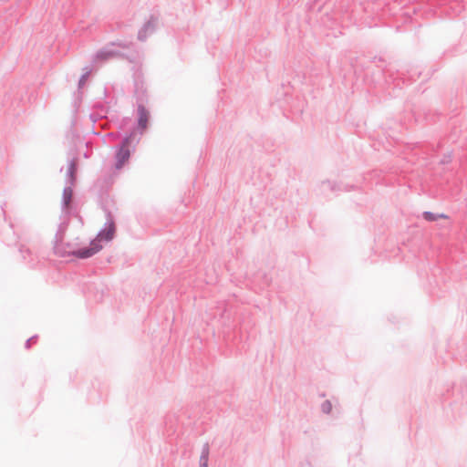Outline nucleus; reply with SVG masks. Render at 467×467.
I'll return each instance as SVG.
<instances>
[{"label":"nucleus","instance_id":"2","mask_svg":"<svg viewBox=\"0 0 467 467\" xmlns=\"http://www.w3.org/2000/svg\"><path fill=\"white\" fill-rule=\"evenodd\" d=\"M129 146V139H126L122 147L119 149V150L117 153V161H116V169H121L123 165L129 161L130 159V150L128 149Z\"/></svg>","mask_w":467,"mask_h":467},{"label":"nucleus","instance_id":"5","mask_svg":"<svg viewBox=\"0 0 467 467\" xmlns=\"http://www.w3.org/2000/svg\"><path fill=\"white\" fill-rule=\"evenodd\" d=\"M201 467H208V451H203L201 456Z\"/></svg>","mask_w":467,"mask_h":467},{"label":"nucleus","instance_id":"4","mask_svg":"<svg viewBox=\"0 0 467 467\" xmlns=\"http://www.w3.org/2000/svg\"><path fill=\"white\" fill-rule=\"evenodd\" d=\"M423 217L424 219L428 220V221H435L437 220L438 218H446L447 216L441 214V215H435L430 212H425L423 213Z\"/></svg>","mask_w":467,"mask_h":467},{"label":"nucleus","instance_id":"3","mask_svg":"<svg viewBox=\"0 0 467 467\" xmlns=\"http://www.w3.org/2000/svg\"><path fill=\"white\" fill-rule=\"evenodd\" d=\"M149 119V112L145 109L144 107L139 108V126L145 130L147 128Z\"/></svg>","mask_w":467,"mask_h":467},{"label":"nucleus","instance_id":"1","mask_svg":"<svg viewBox=\"0 0 467 467\" xmlns=\"http://www.w3.org/2000/svg\"><path fill=\"white\" fill-rule=\"evenodd\" d=\"M115 234V224L113 222H110L106 229L101 231L97 237L92 240L88 245V247L81 248L72 252V254L78 258L85 259L89 258L92 255L96 254L102 249L101 241H110L113 239Z\"/></svg>","mask_w":467,"mask_h":467},{"label":"nucleus","instance_id":"6","mask_svg":"<svg viewBox=\"0 0 467 467\" xmlns=\"http://www.w3.org/2000/svg\"><path fill=\"white\" fill-rule=\"evenodd\" d=\"M63 241V234H59L56 236V241H55V249L57 251V252H60L59 250V243H61Z\"/></svg>","mask_w":467,"mask_h":467},{"label":"nucleus","instance_id":"7","mask_svg":"<svg viewBox=\"0 0 467 467\" xmlns=\"http://www.w3.org/2000/svg\"><path fill=\"white\" fill-rule=\"evenodd\" d=\"M64 197H65V202L67 204L71 198V191L70 190H65L64 192Z\"/></svg>","mask_w":467,"mask_h":467}]
</instances>
